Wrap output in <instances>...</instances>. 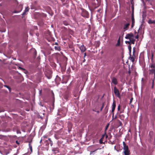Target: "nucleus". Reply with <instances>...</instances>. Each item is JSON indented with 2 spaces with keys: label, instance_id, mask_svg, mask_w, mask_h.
I'll list each match as a JSON object with an SVG mask.
<instances>
[{
  "label": "nucleus",
  "instance_id": "f257e3e1",
  "mask_svg": "<svg viewBox=\"0 0 155 155\" xmlns=\"http://www.w3.org/2000/svg\"><path fill=\"white\" fill-rule=\"evenodd\" d=\"M81 15L84 17L88 18L89 17V14L88 12L83 8L81 9Z\"/></svg>",
  "mask_w": 155,
  "mask_h": 155
},
{
  "label": "nucleus",
  "instance_id": "f03ea898",
  "mask_svg": "<svg viewBox=\"0 0 155 155\" xmlns=\"http://www.w3.org/2000/svg\"><path fill=\"white\" fill-rule=\"evenodd\" d=\"M114 92L115 95L118 97L120 98L121 96L119 90L116 87H114Z\"/></svg>",
  "mask_w": 155,
  "mask_h": 155
},
{
  "label": "nucleus",
  "instance_id": "7ed1b4c3",
  "mask_svg": "<svg viewBox=\"0 0 155 155\" xmlns=\"http://www.w3.org/2000/svg\"><path fill=\"white\" fill-rule=\"evenodd\" d=\"M150 68L151 69H150L149 71H150L149 74H155V66L154 64H152L150 66Z\"/></svg>",
  "mask_w": 155,
  "mask_h": 155
},
{
  "label": "nucleus",
  "instance_id": "20e7f679",
  "mask_svg": "<svg viewBox=\"0 0 155 155\" xmlns=\"http://www.w3.org/2000/svg\"><path fill=\"white\" fill-rule=\"evenodd\" d=\"M116 107V102L115 101H114L112 105V109L111 110V113L112 114V117L113 118L114 115V111Z\"/></svg>",
  "mask_w": 155,
  "mask_h": 155
},
{
  "label": "nucleus",
  "instance_id": "39448f33",
  "mask_svg": "<svg viewBox=\"0 0 155 155\" xmlns=\"http://www.w3.org/2000/svg\"><path fill=\"white\" fill-rule=\"evenodd\" d=\"M133 38H134V35L132 33L127 34L125 37L126 39H129V40Z\"/></svg>",
  "mask_w": 155,
  "mask_h": 155
},
{
  "label": "nucleus",
  "instance_id": "423d86ee",
  "mask_svg": "<svg viewBox=\"0 0 155 155\" xmlns=\"http://www.w3.org/2000/svg\"><path fill=\"white\" fill-rule=\"evenodd\" d=\"M68 132H70L71 131L72 127V125L71 123H68Z\"/></svg>",
  "mask_w": 155,
  "mask_h": 155
},
{
  "label": "nucleus",
  "instance_id": "0eeeda50",
  "mask_svg": "<svg viewBox=\"0 0 155 155\" xmlns=\"http://www.w3.org/2000/svg\"><path fill=\"white\" fill-rule=\"evenodd\" d=\"M130 25V24L129 23H127L124 25L123 27L124 31H125L128 29Z\"/></svg>",
  "mask_w": 155,
  "mask_h": 155
},
{
  "label": "nucleus",
  "instance_id": "6e6552de",
  "mask_svg": "<svg viewBox=\"0 0 155 155\" xmlns=\"http://www.w3.org/2000/svg\"><path fill=\"white\" fill-rule=\"evenodd\" d=\"M80 49L82 52H84L86 50L85 47L83 45L80 47Z\"/></svg>",
  "mask_w": 155,
  "mask_h": 155
},
{
  "label": "nucleus",
  "instance_id": "1a4fd4ad",
  "mask_svg": "<svg viewBox=\"0 0 155 155\" xmlns=\"http://www.w3.org/2000/svg\"><path fill=\"white\" fill-rule=\"evenodd\" d=\"M123 150H128L129 149L128 147L124 142H123Z\"/></svg>",
  "mask_w": 155,
  "mask_h": 155
},
{
  "label": "nucleus",
  "instance_id": "9d476101",
  "mask_svg": "<svg viewBox=\"0 0 155 155\" xmlns=\"http://www.w3.org/2000/svg\"><path fill=\"white\" fill-rule=\"evenodd\" d=\"M29 8L28 6L26 7L24 11V12L22 14V15H24L26 14V13L29 10Z\"/></svg>",
  "mask_w": 155,
  "mask_h": 155
},
{
  "label": "nucleus",
  "instance_id": "9b49d317",
  "mask_svg": "<svg viewBox=\"0 0 155 155\" xmlns=\"http://www.w3.org/2000/svg\"><path fill=\"white\" fill-rule=\"evenodd\" d=\"M18 8H19L20 9V10L19 11H17L16 10L14 11L13 12L14 13H17L20 12L21 11L22 9V6L21 5H19L18 6Z\"/></svg>",
  "mask_w": 155,
  "mask_h": 155
},
{
  "label": "nucleus",
  "instance_id": "f8f14e48",
  "mask_svg": "<svg viewBox=\"0 0 155 155\" xmlns=\"http://www.w3.org/2000/svg\"><path fill=\"white\" fill-rule=\"evenodd\" d=\"M112 82L115 85H116L117 84V79L115 78H113L112 79Z\"/></svg>",
  "mask_w": 155,
  "mask_h": 155
},
{
  "label": "nucleus",
  "instance_id": "ddd939ff",
  "mask_svg": "<svg viewBox=\"0 0 155 155\" xmlns=\"http://www.w3.org/2000/svg\"><path fill=\"white\" fill-rule=\"evenodd\" d=\"M124 153L125 155H130V151L128 149V150H125L124 151Z\"/></svg>",
  "mask_w": 155,
  "mask_h": 155
},
{
  "label": "nucleus",
  "instance_id": "4468645a",
  "mask_svg": "<svg viewBox=\"0 0 155 155\" xmlns=\"http://www.w3.org/2000/svg\"><path fill=\"white\" fill-rule=\"evenodd\" d=\"M148 22L149 24H155V20H152L150 19L148 20Z\"/></svg>",
  "mask_w": 155,
  "mask_h": 155
},
{
  "label": "nucleus",
  "instance_id": "2eb2a0df",
  "mask_svg": "<svg viewBox=\"0 0 155 155\" xmlns=\"http://www.w3.org/2000/svg\"><path fill=\"white\" fill-rule=\"evenodd\" d=\"M45 146H48L50 143L49 140H45Z\"/></svg>",
  "mask_w": 155,
  "mask_h": 155
},
{
  "label": "nucleus",
  "instance_id": "dca6fc26",
  "mask_svg": "<svg viewBox=\"0 0 155 155\" xmlns=\"http://www.w3.org/2000/svg\"><path fill=\"white\" fill-rule=\"evenodd\" d=\"M130 43H131L132 44H134L135 41V40L134 39V38H133L130 39Z\"/></svg>",
  "mask_w": 155,
  "mask_h": 155
},
{
  "label": "nucleus",
  "instance_id": "f3484780",
  "mask_svg": "<svg viewBox=\"0 0 155 155\" xmlns=\"http://www.w3.org/2000/svg\"><path fill=\"white\" fill-rule=\"evenodd\" d=\"M4 87L8 88V89L9 91H10V92L11 91V87L9 86H8V85H4Z\"/></svg>",
  "mask_w": 155,
  "mask_h": 155
},
{
  "label": "nucleus",
  "instance_id": "a211bd4d",
  "mask_svg": "<svg viewBox=\"0 0 155 155\" xmlns=\"http://www.w3.org/2000/svg\"><path fill=\"white\" fill-rule=\"evenodd\" d=\"M28 145H29V148L30 149L31 152H32V146L31 144V143L30 142L29 143Z\"/></svg>",
  "mask_w": 155,
  "mask_h": 155
},
{
  "label": "nucleus",
  "instance_id": "6ab92c4d",
  "mask_svg": "<svg viewBox=\"0 0 155 155\" xmlns=\"http://www.w3.org/2000/svg\"><path fill=\"white\" fill-rule=\"evenodd\" d=\"M63 23L65 25H69V23L66 21H63Z\"/></svg>",
  "mask_w": 155,
  "mask_h": 155
},
{
  "label": "nucleus",
  "instance_id": "aec40b11",
  "mask_svg": "<svg viewBox=\"0 0 155 155\" xmlns=\"http://www.w3.org/2000/svg\"><path fill=\"white\" fill-rule=\"evenodd\" d=\"M120 37H119V39L117 40V43L116 45V46H119L120 45Z\"/></svg>",
  "mask_w": 155,
  "mask_h": 155
},
{
  "label": "nucleus",
  "instance_id": "412c9836",
  "mask_svg": "<svg viewBox=\"0 0 155 155\" xmlns=\"http://www.w3.org/2000/svg\"><path fill=\"white\" fill-rule=\"evenodd\" d=\"M54 48L56 50L58 51H60L61 50V48L59 46H55Z\"/></svg>",
  "mask_w": 155,
  "mask_h": 155
},
{
  "label": "nucleus",
  "instance_id": "4be33fe9",
  "mask_svg": "<svg viewBox=\"0 0 155 155\" xmlns=\"http://www.w3.org/2000/svg\"><path fill=\"white\" fill-rule=\"evenodd\" d=\"M129 59L132 62H134L135 60L134 58L133 57L130 56Z\"/></svg>",
  "mask_w": 155,
  "mask_h": 155
},
{
  "label": "nucleus",
  "instance_id": "5701e85b",
  "mask_svg": "<svg viewBox=\"0 0 155 155\" xmlns=\"http://www.w3.org/2000/svg\"><path fill=\"white\" fill-rule=\"evenodd\" d=\"M132 21L133 22H134V13H132Z\"/></svg>",
  "mask_w": 155,
  "mask_h": 155
},
{
  "label": "nucleus",
  "instance_id": "b1692460",
  "mask_svg": "<svg viewBox=\"0 0 155 155\" xmlns=\"http://www.w3.org/2000/svg\"><path fill=\"white\" fill-rule=\"evenodd\" d=\"M105 136H106V138H107V137H108V136L106 134H103L102 135V137L101 139H102L103 140V139L104 138Z\"/></svg>",
  "mask_w": 155,
  "mask_h": 155
},
{
  "label": "nucleus",
  "instance_id": "393cba45",
  "mask_svg": "<svg viewBox=\"0 0 155 155\" xmlns=\"http://www.w3.org/2000/svg\"><path fill=\"white\" fill-rule=\"evenodd\" d=\"M48 140H49L51 146H52L53 145L52 141H51L50 138H48Z\"/></svg>",
  "mask_w": 155,
  "mask_h": 155
},
{
  "label": "nucleus",
  "instance_id": "a878e982",
  "mask_svg": "<svg viewBox=\"0 0 155 155\" xmlns=\"http://www.w3.org/2000/svg\"><path fill=\"white\" fill-rule=\"evenodd\" d=\"M103 140L102 139H100L99 140V143L100 144H104V143L103 142Z\"/></svg>",
  "mask_w": 155,
  "mask_h": 155
},
{
  "label": "nucleus",
  "instance_id": "bb28decb",
  "mask_svg": "<svg viewBox=\"0 0 155 155\" xmlns=\"http://www.w3.org/2000/svg\"><path fill=\"white\" fill-rule=\"evenodd\" d=\"M5 137V136L2 135H0V139H3Z\"/></svg>",
  "mask_w": 155,
  "mask_h": 155
},
{
  "label": "nucleus",
  "instance_id": "cd10ccee",
  "mask_svg": "<svg viewBox=\"0 0 155 155\" xmlns=\"http://www.w3.org/2000/svg\"><path fill=\"white\" fill-rule=\"evenodd\" d=\"M154 81H153V80H152V85L151 86V88L152 89H153V88L154 87Z\"/></svg>",
  "mask_w": 155,
  "mask_h": 155
},
{
  "label": "nucleus",
  "instance_id": "c85d7f7f",
  "mask_svg": "<svg viewBox=\"0 0 155 155\" xmlns=\"http://www.w3.org/2000/svg\"><path fill=\"white\" fill-rule=\"evenodd\" d=\"M48 137V136L47 135H45L43 137V139L45 140V139L47 138Z\"/></svg>",
  "mask_w": 155,
  "mask_h": 155
},
{
  "label": "nucleus",
  "instance_id": "c756f323",
  "mask_svg": "<svg viewBox=\"0 0 155 155\" xmlns=\"http://www.w3.org/2000/svg\"><path fill=\"white\" fill-rule=\"evenodd\" d=\"M125 43L126 44H130V41H125Z\"/></svg>",
  "mask_w": 155,
  "mask_h": 155
},
{
  "label": "nucleus",
  "instance_id": "7c9ffc66",
  "mask_svg": "<svg viewBox=\"0 0 155 155\" xmlns=\"http://www.w3.org/2000/svg\"><path fill=\"white\" fill-rule=\"evenodd\" d=\"M135 51V47H134L133 49V54L134 55V53Z\"/></svg>",
  "mask_w": 155,
  "mask_h": 155
},
{
  "label": "nucleus",
  "instance_id": "2f4dec72",
  "mask_svg": "<svg viewBox=\"0 0 155 155\" xmlns=\"http://www.w3.org/2000/svg\"><path fill=\"white\" fill-rule=\"evenodd\" d=\"M120 104H119L118 105V107H117V110H118V111H119L120 110Z\"/></svg>",
  "mask_w": 155,
  "mask_h": 155
},
{
  "label": "nucleus",
  "instance_id": "473e14b6",
  "mask_svg": "<svg viewBox=\"0 0 155 155\" xmlns=\"http://www.w3.org/2000/svg\"><path fill=\"white\" fill-rule=\"evenodd\" d=\"M128 48L129 50H131V46L130 45L128 46Z\"/></svg>",
  "mask_w": 155,
  "mask_h": 155
},
{
  "label": "nucleus",
  "instance_id": "72a5a7b5",
  "mask_svg": "<svg viewBox=\"0 0 155 155\" xmlns=\"http://www.w3.org/2000/svg\"><path fill=\"white\" fill-rule=\"evenodd\" d=\"M133 97H131V99H130V104H131V103H132L133 100Z\"/></svg>",
  "mask_w": 155,
  "mask_h": 155
},
{
  "label": "nucleus",
  "instance_id": "f704fd0d",
  "mask_svg": "<svg viewBox=\"0 0 155 155\" xmlns=\"http://www.w3.org/2000/svg\"><path fill=\"white\" fill-rule=\"evenodd\" d=\"M104 104H103L102 105V106L101 107V109H100L101 111L104 108Z\"/></svg>",
  "mask_w": 155,
  "mask_h": 155
},
{
  "label": "nucleus",
  "instance_id": "c9c22d12",
  "mask_svg": "<svg viewBox=\"0 0 155 155\" xmlns=\"http://www.w3.org/2000/svg\"><path fill=\"white\" fill-rule=\"evenodd\" d=\"M134 22H132V23L131 25V27L132 28L134 26Z\"/></svg>",
  "mask_w": 155,
  "mask_h": 155
},
{
  "label": "nucleus",
  "instance_id": "e433bc0d",
  "mask_svg": "<svg viewBox=\"0 0 155 155\" xmlns=\"http://www.w3.org/2000/svg\"><path fill=\"white\" fill-rule=\"evenodd\" d=\"M97 150H95L94 151H91L90 152V154H92L93 153L95 152Z\"/></svg>",
  "mask_w": 155,
  "mask_h": 155
},
{
  "label": "nucleus",
  "instance_id": "4c0bfd02",
  "mask_svg": "<svg viewBox=\"0 0 155 155\" xmlns=\"http://www.w3.org/2000/svg\"><path fill=\"white\" fill-rule=\"evenodd\" d=\"M153 53H152L151 54V59L152 60H153Z\"/></svg>",
  "mask_w": 155,
  "mask_h": 155
},
{
  "label": "nucleus",
  "instance_id": "58836bf2",
  "mask_svg": "<svg viewBox=\"0 0 155 155\" xmlns=\"http://www.w3.org/2000/svg\"><path fill=\"white\" fill-rule=\"evenodd\" d=\"M135 38H136V39H138V38H139V36H138V34H137V35H136L135 37Z\"/></svg>",
  "mask_w": 155,
  "mask_h": 155
},
{
  "label": "nucleus",
  "instance_id": "ea45409f",
  "mask_svg": "<svg viewBox=\"0 0 155 155\" xmlns=\"http://www.w3.org/2000/svg\"><path fill=\"white\" fill-rule=\"evenodd\" d=\"M109 124H107L106 127V129H107L108 128V127H109Z\"/></svg>",
  "mask_w": 155,
  "mask_h": 155
},
{
  "label": "nucleus",
  "instance_id": "a19ab883",
  "mask_svg": "<svg viewBox=\"0 0 155 155\" xmlns=\"http://www.w3.org/2000/svg\"><path fill=\"white\" fill-rule=\"evenodd\" d=\"M44 140L45 141V140L43 139L42 137V138L40 141V143H41L42 141H44Z\"/></svg>",
  "mask_w": 155,
  "mask_h": 155
},
{
  "label": "nucleus",
  "instance_id": "79ce46f5",
  "mask_svg": "<svg viewBox=\"0 0 155 155\" xmlns=\"http://www.w3.org/2000/svg\"><path fill=\"white\" fill-rule=\"evenodd\" d=\"M16 143L18 145L19 144V143L18 141V140H16Z\"/></svg>",
  "mask_w": 155,
  "mask_h": 155
},
{
  "label": "nucleus",
  "instance_id": "37998d69",
  "mask_svg": "<svg viewBox=\"0 0 155 155\" xmlns=\"http://www.w3.org/2000/svg\"><path fill=\"white\" fill-rule=\"evenodd\" d=\"M47 78H48V79H50V78H51V76H50H50H48V77L47 76Z\"/></svg>",
  "mask_w": 155,
  "mask_h": 155
},
{
  "label": "nucleus",
  "instance_id": "c03bdc74",
  "mask_svg": "<svg viewBox=\"0 0 155 155\" xmlns=\"http://www.w3.org/2000/svg\"><path fill=\"white\" fill-rule=\"evenodd\" d=\"M101 8H100L99 9H98L97 10V12H100V11H101Z\"/></svg>",
  "mask_w": 155,
  "mask_h": 155
},
{
  "label": "nucleus",
  "instance_id": "a18cd8bd",
  "mask_svg": "<svg viewBox=\"0 0 155 155\" xmlns=\"http://www.w3.org/2000/svg\"><path fill=\"white\" fill-rule=\"evenodd\" d=\"M155 79V74H154V78L153 79V81H154Z\"/></svg>",
  "mask_w": 155,
  "mask_h": 155
},
{
  "label": "nucleus",
  "instance_id": "49530a36",
  "mask_svg": "<svg viewBox=\"0 0 155 155\" xmlns=\"http://www.w3.org/2000/svg\"><path fill=\"white\" fill-rule=\"evenodd\" d=\"M86 56V53H84V58Z\"/></svg>",
  "mask_w": 155,
  "mask_h": 155
},
{
  "label": "nucleus",
  "instance_id": "de8ad7c7",
  "mask_svg": "<svg viewBox=\"0 0 155 155\" xmlns=\"http://www.w3.org/2000/svg\"><path fill=\"white\" fill-rule=\"evenodd\" d=\"M85 61V58H84V60H83V62H84Z\"/></svg>",
  "mask_w": 155,
  "mask_h": 155
},
{
  "label": "nucleus",
  "instance_id": "09e8293b",
  "mask_svg": "<svg viewBox=\"0 0 155 155\" xmlns=\"http://www.w3.org/2000/svg\"><path fill=\"white\" fill-rule=\"evenodd\" d=\"M131 50H129V53H130V56L131 55V54H130L131 52Z\"/></svg>",
  "mask_w": 155,
  "mask_h": 155
},
{
  "label": "nucleus",
  "instance_id": "8fccbe9b",
  "mask_svg": "<svg viewBox=\"0 0 155 155\" xmlns=\"http://www.w3.org/2000/svg\"><path fill=\"white\" fill-rule=\"evenodd\" d=\"M55 137L57 139H58V138L57 137L56 135H55Z\"/></svg>",
  "mask_w": 155,
  "mask_h": 155
},
{
  "label": "nucleus",
  "instance_id": "3c124183",
  "mask_svg": "<svg viewBox=\"0 0 155 155\" xmlns=\"http://www.w3.org/2000/svg\"><path fill=\"white\" fill-rule=\"evenodd\" d=\"M57 78H58L60 80L61 79V78L58 76H57Z\"/></svg>",
  "mask_w": 155,
  "mask_h": 155
},
{
  "label": "nucleus",
  "instance_id": "603ef678",
  "mask_svg": "<svg viewBox=\"0 0 155 155\" xmlns=\"http://www.w3.org/2000/svg\"><path fill=\"white\" fill-rule=\"evenodd\" d=\"M39 118H41V119H43L42 117H40V116H39Z\"/></svg>",
  "mask_w": 155,
  "mask_h": 155
},
{
  "label": "nucleus",
  "instance_id": "864d4df0",
  "mask_svg": "<svg viewBox=\"0 0 155 155\" xmlns=\"http://www.w3.org/2000/svg\"><path fill=\"white\" fill-rule=\"evenodd\" d=\"M132 8H133V12H134V7L133 6V7Z\"/></svg>",
  "mask_w": 155,
  "mask_h": 155
},
{
  "label": "nucleus",
  "instance_id": "5fc2aeb1",
  "mask_svg": "<svg viewBox=\"0 0 155 155\" xmlns=\"http://www.w3.org/2000/svg\"><path fill=\"white\" fill-rule=\"evenodd\" d=\"M96 112L97 113H99V111H98V110L96 111Z\"/></svg>",
  "mask_w": 155,
  "mask_h": 155
},
{
  "label": "nucleus",
  "instance_id": "6e6d98bb",
  "mask_svg": "<svg viewBox=\"0 0 155 155\" xmlns=\"http://www.w3.org/2000/svg\"><path fill=\"white\" fill-rule=\"evenodd\" d=\"M128 73H129L130 74L131 72H130V71H128Z\"/></svg>",
  "mask_w": 155,
  "mask_h": 155
},
{
  "label": "nucleus",
  "instance_id": "4d7b16f0",
  "mask_svg": "<svg viewBox=\"0 0 155 155\" xmlns=\"http://www.w3.org/2000/svg\"><path fill=\"white\" fill-rule=\"evenodd\" d=\"M93 111H95V112L96 111L94 109H93Z\"/></svg>",
  "mask_w": 155,
  "mask_h": 155
},
{
  "label": "nucleus",
  "instance_id": "13d9d810",
  "mask_svg": "<svg viewBox=\"0 0 155 155\" xmlns=\"http://www.w3.org/2000/svg\"><path fill=\"white\" fill-rule=\"evenodd\" d=\"M22 70H24V69L22 68H20Z\"/></svg>",
  "mask_w": 155,
  "mask_h": 155
},
{
  "label": "nucleus",
  "instance_id": "bf43d9fd",
  "mask_svg": "<svg viewBox=\"0 0 155 155\" xmlns=\"http://www.w3.org/2000/svg\"><path fill=\"white\" fill-rule=\"evenodd\" d=\"M55 45H58V43H57V42H56V43H55Z\"/></svg>",
  "mask_w": 155,
  "mask_h": 155
},
{
  "label": "nucleus",
  "instance_id": "052dcab7",
  "mask_svg": "<svg viewBox=\"0 0 155 155\" xmlns=\"http://www.w3.org/2000/svg\"><path fill=\"white\" fill-rule=\"evenodd\" d=\"M116 117H116H116H115L114 119H116Z\"/></svg>",
  "mask_w": 155,
  "mask_h": 155
},
{
  "label": "nucleus",
  "instance_id": "680f3d73",
  "mask_svg": "<svg viewBox=\"0 0 155 155\" xmlns=\"http://www.w3.org/2000/svg\"><path fill=\"white\" fill-rule=\"evenodd\" d=\"M64 116H65V114H64Z\"/></svg>",
  "mask_w": 155,
  "mask_h": 155
},
{
  "label": "nucleus",
  "instance_id": "e2e57ef3",
  "mask_svg": "<svg viewBox=\"0 0 155 155\" xmlns=\"http://www.w3.org/2000/svg\"><path fill=\"white\" fill-rule=\"evenodd\" d=\"M150 81H149V83H150Z\"/></svg>",
  "mask_w": 155,
  "mask_h": 155
}]
</instances>
